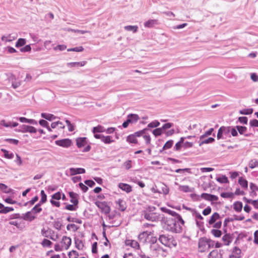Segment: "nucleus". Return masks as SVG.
Returning <instances> with one entry per match:
<instances>
[{
  "label": "nucleus",
  "instance_id": "obj_1",
  "mask_svg": "<svg viewBox=\"0 0 258 258\" xmlns=\"http://www.w3.org/2000/svg\"><path fill=\"white\" fill-rule=\"evenodd\" d=\"M178 220L172 218H165L163 220V228L168 231L180 233L182 231V227Z\"/></svg>",
  "mask_w": 258,
  "mask_h": 258
},
{
  "label": "nucleus",
  "instance_id": "obj_2",
  "mask_svg": "<svg viewBox=\"0 0 258 258\" xmlns=\"http://www.w3.org/2000/svg\"><path fill=\"white\" fill-rule=\"evenodd\" d=\"M159 241L163 245L166 246L175 247L177 245L176 241L174 239L172 236L166 235H161L159 238Z\"/></svg>",
  "mask_w": 258,
  "mask_h": 258
},
{
  "label": "nucleus",
  "instance_id": "obj_3",
  "mask_svg": "<svg viewBox=\"0 0 258 258\" xmlns=\"http://www.w3.org/2000/svg\"><path fill=\"white\" fill-rule=\"evenodd\" d=\"M211 242L210 239H208L206 237H202L200 238L199 240V248L200 251L203 252L205 251V250L210 247V242Z\"/></svg>",
  "mask_w": 258,
  "mask_h": 258
},
{
  "label": "nucleus",
  "instance_id": "obj_4",
  "mask_svg": "<svg viewBox=\"0 0 258 258\" xmlns=\"http://www.w3.org/2000/svg\"><path fill=\"white\" fill-rule=\"evenodd\" d=\"M18 132L25 133H36L37 132V130L32 126H30L28 125L23 124L19 126V128L16 130Z\"/></svg>",
  "mask_w": 258,
  "mask_h": 258
},
{
  "label": "nucleus",
  "instance_id": "obj_5",
  "mask_svg": "<svg viewBox=\"0 0 258 258\" xmlns=\"http://www.w3.org/2000/svg\"><path fill=\"white\" fill-rule=\"evenodd\" d=\"M95 205L98 208L101 210L102 212H104L106 214L109 213L110 211V208L107 205V202L96 201L95 202Z\"/></svg>",
  "mask_w": 258,
  "mask_h": 258
},
{
  "label": "nucleus",
  "instance_id": "obj_6",
  "mask_svg": "<svg viewBox=\"0 0 258 258\" xmlns=\"http://www.w3.org/2000/svg\"><path fill=\"white\" fill-rule=\"evenodd\" d=\"M55 144L57 146L63 148H68L71 146L72 142L71 140L69 139H63L55 141Z\"/></svg>",
  "mask_w": 258,
  "mask_h": 258
},
{
  "label": "nucleus",
  "instance_id": "obj_7",
  "mask_svg": "<svg viewBox=\"0 0 258 258\" xmlns=\"http://www.w3.org/2000/svg\"><path fill=\"white\" fill-rule=\"evenodd\" d=\"M144 218L149 221L152 222L156 221L158 220L159 217L155 213L144 212Z\"/></svg>",
  "mask_w": 258,
  "mask_h": 258
},
{
  "label": "nucleus",
  "instance_id": "obj_8",
  "mask_svg": "<svg viewBox=\"0 0 258 258\" xmlns=\"http://www.w3.org/2000/svg\"><path fill=\"white\" fill-rule=\"evenodd\" d=\"M72 243V240L70 237H67L66 236H63L61 241V243L62 244L61 247L62 248L68 249Z\"/></svg>",
  "mask_w": 258,
  "mask_h": 258
},
{
  "label": "nucleus",
  "instance_id": "obj_9",
  "mask_svg": "<svg viewBox=\"0 0 258 258\" xmlns=\"http://www.w3.org/2000/svg\"><path fill=\"white\" fill-rule=\"evenodd\" d=\"M165 213H168V214H169L173 217H176L177 220H178V221L179 222H180V223L182 225H183L184 224V221L182 219L181 216L179 214H178V213H177L176 212H175V211H173L170 209H168V210H166Z\"/></svg>",
  "mask_w": 258,
  "mask_h": 258
},
{
  "label": "nucleus",
  "instance_id": "obj_10",
  "mask_svg": "<svg viewBox=\"0 0 258 258\" xmlns=\"http://www.w3.org/2000/svg\"><path fill=\"white\" fill-rule=\"evenodd\" d=\"M22 218L24 220L31 222L36 218V216H35L33 214V212L30 211L23 214Z\"/></svg>",
  "mask_w": 258,
  "mask_h": 258
},
{
  "label": "nucleus",
  "instance_id": "obj_11",
  "mask_svg": "<svg viewBox=\"0 0 258 258\" xmlns=\"http://www.w3.org/2000/svg\"><path fill=\"white\" fill-rule=\"evenodd\" d=\"M85 169L82 168H71L70 173L71 175H75L78 174H83L85 173Z\"/></svg>",
  "mask_w": 258,
  "mask_h": 258
},
{
  "label": "nucleus",
  "instance_id": "obj_12",
  "mask_svg": "<svg viewBox=\"0 0 258 258\" xmlns=\"http://www.w3.org/2000/svg\"><path fill=\"white\" fill-rule=\"evenodd\" d=\"M41 234L44 237L49 238L52 235L54 234V232L49 228L47 229L43 228L41 229Z\"/></svg>",
  "mask_w": 258,
  "mask_h": 258
},
{
  "label": "nucleus",
  "instance_id": "obj_13",
  "mask_svg": "<svg viewBox=\"0 0 258 258\" xmlns=\"http://www.w3.org/2000/svg\"><path fill=\"white\" fill-rule=\"evenodd\" d=\"M69 196L71 198L70 202L74 204L75 206H77L78 204V195L73 191H70L69 193Z\"/></svg>",
  "mask_w": 258,
  "mask_h": 258
},
{
  "label": "nucleus",
  "instance_id": "obj_14",
  "mask_svg": "<svg viewBox=\"0 0 258 258\" xmlns=\"http://www.w3.org/2000/svg\"><path fill=\"white\" fill-rule=\"evenodd\" d=\"M77 146L79 148L85 146L87 144V138L86 137L78 138L76 139Z\"/></svg>",
  "mask_w": 258,
  "mask_h": 258
},
{
  "label": "nucleus",
  "instance_id": "obj_15",
  "mask_svg": "<svg viewBox=\"0 0 258 258\" xmlns=\"http://www.w3.org/2000/svg\"><path fill=\"white\" fill-rule=\"evenodd\" d=\"M158 20L156 19H150L144 23V26L147 28H152L154 26L158 25Z\"/></svg>",
  "mask_w": 258,
  "mask_h": 258
},
{
  "label": "nucleus",
  "instance_id": "obj_16",
  "mask_svg": "<svg viewBox=\"0 0 258 258\" xmlns=\"http://www.w3.org/2000/svg\"><path fill=\"white\" fill-rule=\"evenodd\" d=\"M16 34H9L7 36H3L2 37L1 39L3 41L5 42H11L13 40L16 39L17 38Z\"/></svg>",
  "mask_w": 258,
  "mask_h": 258
},
{
  "label": "nucleus",
  "instance_id": "obj_17",
  "mask_svg": "<svg viewBox=\"0 0 258 258\" xmlns=\"http://www.w3.org/2000/svg\"><path fill=\"white\" fill-rule=\"evenodd\" d=\"M118 187L127 193L130 192L132 191V186L126 183H119Z\"/></svg>",
  "mask_w": 258,
  "mask_h": 258
},
{
  "label": "nucleus",
  "instance_id": "obj_18",
  "mask_svg": "<svg viewBox=\"0 0 258 258\" xmlns=\"http://www.w3.org/2000/svg\"><path fill=\"white\" fill-rule=\"evenodd\" d=\"M130 121L131 123H134L137 122L139 119V116L136 114H130L127 115V118Z\"/></svg>",
  "mask_w": 258,
  "mask_h": 258
},
{
  "label": "nucleus",
  "instance_id": "obj_19",
  "mask_svg": "<svg viewBox=\"0 0 258 258\" xmlns=\"http://www.w3.org/2000/svg\"><path fill=\"white\" fill-rule=\"evenodd\" d=\"M155 192H158L160 194H163L164 195H167L169 192V188L167 187V185L165 184L162 183L161 185V189H157L156 191H154Z\"/></svg>",
  "mask_w": 258,
  "mask_h": 258
},
{
  "label": "nucleus",
  "instance_id": "obj_20",
  "mask_svg": "<svg viewBox=\"0 0 258 258\" xmlns=\"http://www.w3.org/2000/svg\"><path fill=\"white\" fill-rule=\"evenodd\" d=\"M41 116L42 118H45V119L49 121H52L55 119L56 118H57V117L54 116V115L46 113H42L41 114Z\"/></svg>",
  "mask_w": 258,
  "mask_h": 258
},
{
  "label": "nucleus",
  "instance_id": "obj_21",
  "mask_svg": "<svg viewBox=\"0 0 258 258\" xmlns=\"http://www.w3.org/2000/svg\"><path fill=\"white\" fill-rule=\"evenodd\" d=\"M116 204L118 205V209L121 211H124L126 208L125 202L121 199H118L116 201Z\"/></svg>",
  "mask_w": 258,
  "mask_h": 258
},
{
  "label": "nucleus",
  "instance_id": "obj_22",
  "mask_svg": "<svg viewBox=\"0 0 258 258\" xmlns=\"http://www.w3.org/2000/svg\"><path fill=\"white\" fill-rule=\"evenodd\" d=\"M86 61H83L81 62H69L67 63V66L70 67H83L86 64Z\"/></svg>",
  "mask_w": 258,
  "mask_h": 258
},
{
  "label": "nucleus",
  "instance_id": "obj_23",
  "mask_svg": "<svg viewBox=\"0 0 258 258\" xmlns=\"http://www.w3.org/2000/svg\"><path fill=\"white\" fill-rule=\"evenodd\" d=\"M219 218H220L219 214L217 212L214 213L211 217V218L209 221V224L210 225L214 224V223L216 222V221L217 220H218Z\"/></svg>",
  "mask_w": 258,
  "mask_h": 258
},
{
  "label": "nucleus",
  "instance_id": "obj_24",
  "mask_svg": "<svg viewBox=\"0 0 258 258\" xmlns=\"http://www.w3.org/2000/svg\"><path fill=\"white\" fill-rule=\"evenodd\" d=\"M242 203L241 202H236L233 204V209L237 212L242 210Z\"/></svg>",
  "mask_w": 258,
  "mask_h": 258
},
{
  "label": "nucleus",
  "instance_id": "obj_25",
  "mask_svg": "<svg viewBox=\"0 0 258 258\" xmlns=\"http://www.w3.org/2000/svg\"><path fill=\"white\" fill-rule=\"evenodd\" d=\"M238 183L241 186L244 188H247L248 187L247 181L242 177H239L238 179Z\"/></svg>",
  "mask_w": 258,
  "mask_h": 258
},
{
  "label": "nucleus",
  "instance_id": "obj_26",
  "mask_svg": "<svg viewBox=\"0 0 258 258\" xmlns=\"http://www.w3.org/2000/svg\"><path fill=\"white\" fill-rule=\"evenodd\" d=\"M214 141H215V139L212 137H210L207 139L203 140H202L199 141V146H201L203 144H207L211 143H213V142H214Z\"/></svg>",
  "mask_w": 258,
  "mask_h": 258
},
{
  "label": "nucleus",
  "instance_id": "obj_27",
  "mask_svg": "<svg viewBox=\"0 0 258 258\" xmlns=\"http://www.w3.org/2000/svg\"><path fill=\"white\" fill-rule=\"evenodd\" d=\"M0 190L7 194L11 192L12 190V189L8 188V186L4 183H0Z\"/></svg>",
  "mask_w": 258,
  "mask_h": 258
},
{
  "label": "nucleus",
  "instance_id": "obj_28",
  "mask_svg": "<svg viewBox=\"0 0 258 258\" xmlns=\"http://www.w3.org/2000/svg\"><path fill=\"white\" fill-rule=\"evenodd\" d=\"M1 151L4 154V156L5 158L9 159H11L14 158V154L12 153H9V151L6 149H2Z\"/></svg>",
  "mask_w": 258,
  "mask_h": 258
},
{
  "label": "nucleus",
  "instance_id": "obj_29",
  "mask_svg": "<svg viewBox=\"0 0 258 258\" xmlns=\"http://www.w3.org/2000/svg\"><path fill=\"white\" fill-rule=\"evenodd\" d=\"M26 43V39L24 38H19L16 43L15 46L17 48L24 45Z\"/></svg>",
  "mask_w": 258,
  "mask_h": 258
},
{
  "label": "nucleus",
  "instance_id": "obj_30",
  "mask_svg": "<svg viewBox=\"0 0 258 258\" xmlns=\"http://www.w3.org/2000/svg\"><path fill=\"white\" fill-rule=\"evenodd\" d=\"M105 131V129L104 128V127L101 126V125H98L97 126L94 127L93 128V133L94 134L96 133H102Z\"/></svg>",
  "mask_w": 258,
  "mask_h": 258
},
{
  "label": "nucleus",
  "instance_id": "obj_31",
  "mask_svg": "<svg viewBox=\"0 0 258 258\" xmlns=\"http://www.w3.org/2000/svg\"><path fill=\"white\" fill-rule=\"evenodd\" d=\"M14 208L12 207H3L2 209L0 210V214H7L10 212L14 211Z\"/></svg>",
  "mask_w": 258,
  "mask_h": 258
},
{
  "label": "nucleus",
  "instance_id": "obj_32",
  "mask_svg": "<svg viewBox=\"0 0 258 258\" xmlns=\"http://www.w3.org/2000/svg\"><path fill=\"white\" fill-rule=\"evenodd\" d=\"M138 27L137 26H126L124 27V29L128 31H133L134 33L137 32Z\"/></svg>",
  "mask_w": 258,
  "mask_h": 258
},
{
  "label": "nucleus",
  "instance_id": "obj_33",
  "mask_svg": "<svg viewBox=\"0 0 258 258\" xmlns=\"http://www.w3.org/2000/svg\"><path fill=\"white\" fill-rule=\"evenodd\" d=\"M41 204L40 203H38L36 204L31 210V211L37 214L40 213L42 211V208H40V206Z\"/></svg>",
  "mask_w": 258,
  "mask_h": 258
},
{
  "label": "nucleus",
  "instance_id": "obj_34",
  "mask_svg": "<svg viewBox=\"0 0 258 258\" xmlns=\"http://www.w3.org/2000/svg\"><path fill=\"white\" fill-rule=\"evenodd\" d=\"M126 140L127 142H128L131 143L136 144L138 142L136 137L135 136V135H134V134L129 135L127 137Z\"/></svg>",
  "mask_w": 258,
  "mask_h": 258
},
{
  "label": "nucleus",
  "instance_id": "obj_35",
  "mask_svg": "<svg viewBox=\"0 0 258 258\" xmlns=\"http://www.w3.org/2000/svg\"><path fill=\"white\" fill-rule=\"evenodd\" d=\"M179 189L185 192H189L192 191V189L188 185H181L179 186Z\"/></svg>",
  "mask_w": 258,
  "mask_h": 258
},
{
  "label": "nucleus",
  "instance_id": "obj_36",
  "mask_svg": "<svg viewBox=\"0 0 258 258\" xmlns=\"http://www.w3.org/2000/svg\"><path fill=\"white\" fill-rule=\"evenodd\" d=\"M40 195H41V200L39 203H40V204H42L46 202L47 196L45 194V193L43 190H42L41 191Z\"/></svg>",
  "mask_w": 258,
  "mask_h": 258
},
{
  "label": "nucleus",
  "instance_id": "obj_37",
  "mask_svg": "<svg viewBox=\"0 0 258 258\" xmlns=\"http://www.w3.org/2000/svg\"><path fill=\"white\" fill-rule=\"evenodd\" d=\"M253 109L252 108L243 109L239 111V113L244 115H249L252 114Z\"/></svg>",
  "mask_w": 258,
  "mask_h": 258
},
{
  "label": "nucleus",
  "instance_id": "obj_38",
  "mask_svg": "<svg viewBox=\"0 0 258 258\" xmlns=\"http://www.w3.org/2000/svg\"><path fill=\"white\" fill-rule=\"evenodd\" d=\"M52 244V243L47 239H44L41 242V245L44 247H50Z\"/></svg>",
  "mask_w": 258,
  "mask_h": 258
},
{
  "label": "nucleus",
  "instance_id": "obj_39",
  "mask_svg": "<svg viewBox=\"0 0 258 258\" xmlns=\"http://www.w3.org/2000/svg\"><path fill=\"white\" fill-rule=\"evenodd\" d=\"M217 181L221 183H226L229 182L228 178L225 175L218 177Z\"/></svg>",
  "mask_w": 258,
  "mask_h": 258
},
{
  "label": "nucleus",
  "instance_id": "obj_40",
  "mask_svg": "<svg viewBox=\"0 0 258 258\" xmlns=\"http://www.w3.org/2000/svg\"><path fill=\"white\" fill-rule=\"evenodd\" d=\"M149 235L147 231L143 232L139 235L138 238L140 240H143L144 242L146 241V238Z\"/></svg>",
  "mask_w": 258,
  "mask_h": 258
},
{
  "label": "nucleus",
  "instance_id": "obj_41",
  "mask_svg": "<svg viewBox=\"0 0 258 258\" xmlns=\"http://www.w3.org/2000/svg\"><path fill=\"white\" fill-rule=\"evenodd\" d=\"M211 233L215 237H220L222 235V231L218 229H212Z\"/></svg>",
  "mask_w": 258,
  "mask_h": 258
},
{
  "label": "nucleus",
  "instance_id": "obj_42",
  "mask_svg": "<svg viewBox=\"0 0 258 258\" xmlns=\"http://www.w3.org/2000/svg\"><path fill=\"white\" fill-rule=\"evenodd\" d=\"M236 128L240 135L244 134L247 131V128L244 126H236Z\"/></svg>",
  "mask_w": 258,
  "mask_h": 258
},
{
  "label": "nucleus",
  "instance_id": "obj_43",
  "mask_svg": "<svg viewBox=\"0 0 258 258\" xmlns=\"http://www.w3.org/2000/svg\"><path fill=\"white\" fill-rule=\"evenodd\" d=\"M101 141L104 142L105 144H110L113 142L112 140H111V137L109 136H103L102 138Z\"/></svg>",
  "mask_w": 258,
  "mask_h": 258
},
{
  "label": "nucleus",
  "instance_id": "obj_44",
  "mask_svg": "<svg viewBox=\"0 0 258 258\" xmlns=\"http://www.w3.org/2000/svg\"><path fill=\"white\" fill-rule=\"evenodd\" d=\"M173 144V140H169L164 145L162 150H167L171 148Z\"/></svg>",
  "mask_w": 258,
  "mask_h": 258
},
{
  "label": "nucleus",
  "instance_id": "obj_45",
  "mask_svg": "<svg viewBox=\"0 0 258 258\" xmlns=\"http://www.w3.org/2000/svg\"><path fill=\"white\" fill-rule=\"evenodd\" d=\"M0 125L12 128V122H6L5 120L3 119L0 121Z\"/></svg>",
  "mask_w": 258,
  "mask_h": 258
},
{
  "label": "nucleus",
  "instance_id": "obj_46",
  "mask_svg": "<svg viewBox=\"0 0 258 258\" xmlns=\"http://www.w3.org/2000/svg\"><path fill=\"white\" fill-rule=\"evenodd\" d=\"M223 134L228 135L230 133V126H221L220 127Z\"/></svg>",
  "mask_w": 258,
  "mask_h": 258
},
{
  "label": "nucleus",
  "instance_id": "obj_47",
  "mask_svg": "<svg viewBox=\"0 0 258 258\" xmlns=\"http://www.w3.org/2000/svg\"><path fill=\"white\" fill-rule=\"evenodd\" d=\"M249 167L251 169L258 167V161L255 159L251 160L249 163Z\"/></svg>",
  "mask_w": 258,
  "mask_h": 258
},
{
  "label": "nucleus",
  "instance_id": "obj_48",
  "mask_svg": "<svg viewBox=\"0 0 258 258\" xmlns=\"http://www.w3.org/2000/svg\"><path fill=\"white\" fill-rule=\"evenodd\" d=\"M222 240L224 242L225 245H229L231 242L230 235L228 234L224 235L222 237Z\"/></svg>",
  "mask_w": 258,
  "mask_h": 258
},
{
  "label": "nucleus",
  "instance_id": "obj_49",
  "mask_svg": "<svg viewBox=\"0 0 258 258\" xmlns=\"http://www.w3.org/2000/svg\"><path fill=\"white\" fill-rule=\"evenodd\" d=\"M163 133V130L161 127L157 128L153 130V134L155 136L157 137L160 136Z\"/></svg>",
  "mask_w": 258,
  "mask_h": 258
},
{
  "label": "nucleus",
  "instance_id": "obj_50",
  "mask_svg": "<svg viewBox=\"0 0 258 258\" xmlns=\"http://www.w3.org/2000/svg\"><path fill=\"white\" fill-rule=\"evenodd\" d=\"M160 125V122L158 120H154L148 125V128H153L158 126Z\"/></svg>",
  "mask_w": 258,
  "mask_h": 258
},
{
  "label": "nucleus",
  "instance_id": "obj_51",
  "mask_svg": "<svg viewBox=\"0 0 258 258\" xmlns=\"http://www.w3.org/2000/svg\"><path fill=\"white\" fill-rule=\"evenodd\" d=\"M148 130V128H145L141 130V131H138V132H137L135 133L134 134V135H135V136L136 137L142 136L144 135V134H145L146 132Z\"/></svg>",
  "mask_w": 258,
  "mask_h": 258
},
{
  "label": "nucleus",
  "instance_id": "obj_52",
  "mask_svg": "<svg viewBox=\"0 0 258 258\" xmlns=\"http://www.w3.org/2000/svg\"><path fill=\"white\" fill-rule=\"evenodd\" d=\"M69 258H78L79 254L76 250H72L68 254Z\"/></svg>",
  "mask_w": 258,
  "mask_h": 258
},
{
  "label": "nucleus",
  "instance_id": "obj_53",
  "mask_svg": "<svg viewBox=\"0 0 258 258\" xmlns=\"http://www.w3.org/2000/svg\"><path fill=\"white\" fill-rule=\"evenodd\" d=\"M214 129L213 128H211L209 131L206 132L205 134L203 135H202L200 139V140H203L204 138H205L207 136H210L212 134V132H213Z\"/></svg>",
  "mask_w": 258,
  "mask_h": 258
},
{
  "label": "nucleus",
  "instance_id": "obj_54",
  "mask_svg": "<svg viewBox=\"0 0 258 258\" xmlns=\"http://www.w3.org/2000/svg\"><path fill=\"white\" fill-rule=\"evenodd\" d=\"M250 188L252 190V192H254V195H256V191L258 190V187L254 183H250Z\"/></svg>",
  "mask_w": 258,
  "mask_h": 258
},
{
  "label": "nucleus",
  "instance_id": "obj_55",
  "mask_svg": "<svg viewBox=\"0 0 258 258\" xmlns=\"http://www.w3.org/2000/svg\"><path fill=\"white\" fill-rule=\"evenodd\" d=\"M221 196L223 198H232L233 194L232 192H222L221 194Z\"/></svg>",
  "mask_w": 258,
  "mask_h": 258
},
{
  "label": "nucleus",
  "instance_id": "obj_56",
  "mask_svg": "<svg viewBox=\"0 0 258 258\" xmlns=\"http://www.w3.org/2000/svg\"><path fill=\"white\" fill-rule=\"evenodd\" d=\"M31 50L30 45H27L21 48L20 50L22 52H30Z\"/></svg>",
  "mask_w": 258,
  "mask_h": 258
},
{
  "label": "nucleus",
  "instance_id": "obj_57",
  "mask_svg": "<svg viewBox=\"0 0 258 258\" xmlns=\"http://www.w3.org/2000/svg\"><path fill=\"white\" fill-rule=\"evenodd\" d=\"M51 200H59L61 198V193L58 191L51 196Z\"/></svg>",
  "mask_w": 258,
  "mask_h": 258
},
{
  "label": "nucleus",
  "instance_id": "obj_58",
  "mask_svg": "<svg viewBox=\"0 0 258 258\" xmlns=\"http://www.w3.org/2000/svg\"><path fill=\"white\" fill-rule=\"evenodd\" d=\"M238 121L241 123L244 124H247L248 122V119L246 117L241 116L238 118Z\"/></svg>",
  "mask_w": 258,
  "mask_h": 258
},
{
  "label": "nucleus",
  "instance_id": "obj_59",
  "mask_svg": "<svg viewBox=\"0 0 258 258\" xmlns=\"http://www.w3.org/2000/svg\"><path fill=\"white\" fill-rule=\"evenodd\" d=\"M192 212L193 216L197 219L202 220L203 219V217L201 216V214L198 212L196 210H194Z\"/></svg>",
  "mask_w": 258,
  "mask_h": 258
},
{
  "label": "nucleus",
  "instance_id": "obj_60",
  "mask_svg": "<svg viewBox=\"0 0 258 258\" xmlns=\"http://www.w3.org/2000/svg\"><path fill=\"white\" fill-rule=\"evenodd\" d=\"M237 130L235 127L230 126V133L233 137H236L238 135Z\"/></svg>",
  "mask_w": 258,
  "mask_h": 258
},
{
  "label": "nucleus",
  "instance_id": "obj_61",
  "mask_svg": "<svg viewBox=\"0 0 258 258\" xmlns=\"http://www.w3.org/2000/svg\"><path fill=\"white\" fill-rule=\"evenodd\" d=\"M249 125L252 127H258V120L255 119L250 120Z\"/></svg>",
  "mask_w": 258,
  "mask_h": 258
},
{
  "label": "nucleus",
  "instance_id": "obj_62",
  "mask_svg": "<svg viewBox=\"0 0 258 258\" xmlns=\"http://www.w3.org/2000/svg\"><path fill=\"white\" fill-rule=\"evenodd\" d=\"M53 226L55 229L59 230L61 227V223L58 221H55L54 222Z\"/></svg>",
  "mask_w": 258,
  "mask_h": 258
},
{
  "label": "nucleus",
  "instance_id": "obj_63",
  "mask_svg": "<svg viewBox=\"0 0 258 258\" xmlns=\"http://www.w3.org/2000/svg\"><path fill=\"white\" fill-rule=\"evenodd\" d=\"M5 141L10 144L14 145H17L19 143V141L18 140L14 139H7L5 140Z\"/></svg>",
  "mask_w": 258,
  "mask_h": 258
},
{
  "label": "nucleus",
  "instance_id": "obj_64",
  "mask_svg": "<svg viewBox=\"0 0 258 258\" xmlns=\"http://www.w3.org/2000/svg\"><path fill=\"white\" fill-rule=\"evenodd\" d=\"M232 252L233 254H234L236 256H240L241 250L237 247H234Z\"/></svg>",
  "mask_w": 258,
  "mask_h": 258
}]
</instances>
